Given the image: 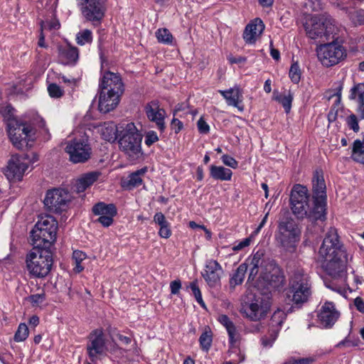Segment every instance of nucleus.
I'll use <instances>...</instances> for the list:
<instances>
[{
  "label": "nucleus",
  "instance_id": "6",
  "mask_svg": "<svg viewBox=\"0 0 364 364\" xmlns=\"http://www.w3.org/2000/svg\"><path fill=\"white\" fill-rule=\"evenodd\" d=\"M26 263L31 275L38 278L45 277L51 269L52 253L48 248L34 247L26 255Z\"/></svg>",
  "mask_w": 364,
  "mask_h": 364
},
{
  "label": "nucleus",
  "instance_id": "36",
  "mask_svg": "<svg viewBox=\"0 0 364 364\" xmlns=\"http://www.w3.org/2000/svg\"><path fill=\"white\" fill-rule=\"evenodd\" d=\"M350 100H356L358 102L364 101V83H359L350 89Z\"/></svg>",
  "mask_w": 364,
  "mask_h": 364
},
{
  "label": "nucleus",
  "instance_id": "61",
  "mask_svg": "<svg viewBox=\"0 0 364 364\" xmlns=\"http://www.w3.org/2000/svg\"><path fill=\"white\" fill-rule=\"evenodd\" d=\"M354 305L358 311L364 313V301L362 298L356 297L354 300Z\"/></svg>",
  "mask_w": 364,
  "mask_h": 364
},
{
  "label": "nucleus",
  "instance_id": "19",
  "mask_svg": "<svg viewBox=\"0 0 364 364\" xmlns=\"http://www.w3.org/2000/svg\"><path fill=\"white\" fill-rule=\"evenodd\" d=\"M340 312L331 301H326L318 311L317 317L323 328H331L340 317Z\"/></svg>",
  "mask_w": 364,
  "mask_h": 364
},
{
  "label": "nucleus",
  "instance_id": "63",
  "mask_svg": "<svg viewBox=\"0 0 364 364\" xmlns=\"http://www.w3.org/2000/svg\"><path fill=\"white\" fill-rule=\"evenodd\" d=\"M243 38L247 43H250V23H247L245 26Z\"/></svg>",
  "mask_w": 364,
  "mask_h": 364
},
{
  "label": "nucleus",
  "instance_id": "8",
  "mask_svg": "<svg viewBox=\"0 0 364 364\" xmlns=\"http://www.w3.org/2000/svg\"><path fill=\"white\" fill-rule=\"evenodd\" d=\"M277 240L287 252H294L299 241L300 230L296 222L291 218H283L279 223Z\"/></svg>",
  "mask_w": 364,
  "mask_h": 364
},
{
  "label": "nucleus",
  "instance_id": "42",
  "mask_svg": "<svg viewBox=\"0 0 364 364\" xmlns=\"http://www.w3.org/2000/svg\"><path fill=\"white\" fill-rule=\"evenodd\" d=\"M188 287L191 289L196 300L198 301V303L203 307V309H206V306L205 302L203 300L202 294L200 292V290L198 286L197 281H193L190 283Z\"/></svg>",
  "mask_w": 364,
  "mask_h": 364
},
{
  "label": "nucleus",
  "instance_id": "7",
  "mask_svg": "<svg viewBox=\"0 0 364 364\" xmlns=\"http://www.w3.org/2000/svg\"><path fill=\"white\" fill-rule=\"evenodd\" d=\"M311 294L308 274L302 269L296 270L289 279L287 296L296 305L306 302Z\"/></svg>",
  "mask_w": 364,
  "mask_h": 364
},
{
  "label": "nucleus",
  "instance_id": "37",
  "mask_svg": "<svg viewBox=\"0 0 364 364\" xmlns=\"http://www.w3.org/2000/svg\"><path fill=\"white\" fill-rule=\"evenodd\" d=\"M239 311L244 317L247 318L250 317V298L248 293L242 296Z\"/></svg>",
  "mask_w": 364,
  "mask_h": 364
},
{
  "label": "nucleus",
  "instance_id": "12",
  "mask_svg": "<svg viewBox=\"0 0 364 364\" xmlns=\"http://www.w3.org/2000/svg\"><path fill=\"white\" fill-rule=\"evenodd\" d=\"M317 55L323 65L331 67L343 60L346 51L343 46L332 40L331 43L321 45L317 48Z\"/></svg>",
  "mask_w": 364,
  "mask_h": 364
},
{
  "label": "nucleus",
  "instance_id": "58",
  "mask_svg": "<svg viewBox=\"0 0 364 364\" xmlns=\"http://www.w3.org/2000/svg\"><path fill=\"white\" fill-rule=\"evenodd\" d=\"M86 258V255L85 252L75 250L73 253V259L75 263H81Z\"/></svg>",
  "mask_w": 364,
  "mask_h": 364
},
{
  "label": "nucleus",
  "instance_id": "14",
  "mask_svg": "<svg viewBox=\"0 0 364 364\" xmlns=\"http://www.w3.org/2000/svg\"><path fill=\"white\" fill-rule=\"evenodd\" d=\"M70 199L71 197L68 191L54 188L47 191L43 203L50 211L60 213L66 209Z\"/></svg>",
  "mask_w": 364,
  "mask_h": 364
},
{
  "label": "nucleus",
  "instance_id": "39",
  "mask_svg": "<svg viewBox=\"0 0 364 364\" xmlns=\"http://www.w3.org/2000/svg\"><path fill=\"white\" fill-rule=\"evenodd\" d=\"M156 37L159 42L165 44H171L173 36L166 28L158 29L156 32Z\"/></svg>",
  "mask_w": 364,
  "mask_h": 364
},
{
  "label": "nucleus",
  "instance_id": "46",
  "mask_svg": "<svg viewBox=\"0 0 364 364\" xmlns=\"http://www.w3.org/2000/svg\"><path fill=\"white\" fill-rule=\"evenodd\" d=\"M301 73L299 64L297 63H294L291 65L289 73L291 80L295 84L299 83L301 79Z\"/></svg>",
  "mask_w": 364,
  "mask_h": 364
},
{
  "label": "nucleus",
  "instance_id": "57",
  "mask_svg": "<svg viewBox=\"0 0 364 364\" xmlns=\"http://www.w3.org/2000/svg\"><path fill=\"white\" fill-rule=\"evenodd\" d=\"M181 288V282L180 280H174L170 283V289L171 293L172 294L176 295L179 293V291Z\"/></svg>",
  "mask_w": 364,
  "mask_h": 364
},
{
  "label": "nucleus",
  "instance_id": "18",
  "mask_svg": "<svg viewBox=\"0 0 364 364\" xmlns=\"http://www.w3.org/2000/svg\"><path fill=\"white\" fill-rule=\"evenodd\" d=\"M145 113L149 121L154 123L156 128L161 132L166 129L165 118L166 112L165 109L161 107L158 100H153L144 107Z\"/></svg>",
  "mask_w": 364,
  "mask_h": 364
},
{
  "label": "nucleus",
  "instance_id": "17",
  "mask_svg": "<svg viewBox=\"0 0 364 364\" xmlns=\"http://www.w3.org/2000/svg\"><path fill=\"white\" fill-rule=\"evenodd\" d=\"M26 159L22 156L13 155L9 161L8 166L5 171V176L9 181H21L28 168Z\"/></svg>",
  "mask_w": 364,
  "mask_h": 364
},
{
  "label": "nucleus",
  "instance_id": "41",
  "mask_svg": "<svg viewBox=\"0 0 364 364\" xmlns=\"http://www.w3.org/2000/svg\"><path fill=\"white\" fill-rule=\"evenodd\" d=\"M360 340L358 338H352L350 334H348L343 340L337 343L336 347L338 348L355 347L358 346Z\"/></svg>",
  "mask_w": 364,
  "mask_h": 364
},
{
  "label": "nucleus",
  "instance_id": "50",
  "mask_svg": "<svg viewBox=\"0 0 364 364\" xmlns=\"http://www.w3.org/2000/svg\"><path fill=\"white\" fill-rule=\"evenodd\" d=\"M46 299V294L44 293L33 294L29 296L28 300L33 306H38L42 304Z\"/></svg>",
  "mask_w": 364,
  "mask_h": 364
},
{
  "label": "nucleus",
  "instance_id": "30",
  "mask_svg": "<svg viewBox=\"0 0 364 364\" xmlns=\"http://www.w3.org/2000/svg\"><path fill=\"white\" fill-rule=\"evenodd\" d=\"M210 174L212 178L216 180L230 181L232 172L230 168L212 165L210 168Z\"/></svg>",
  "mask_w": 364,
  "mask_h": 364
},
{
  "label": "nucleus",
  "instance_id": "32",
  "mask_svg": "<svg viewBox=\"0 0 364 364\" xmlns=\"http://www.w3.org/2000/svg\"><path fill=\"white\" fill-rule=\"evenodd\" d=\"M247 267L248 266L246 262L241 264L237 267L230 279V285L232 288H235V286L242 283L247 270Z\"/></svg>",
  "mask_w": 364,
  "mask_h": 364
},
{
  "label": "nucleus",
  "instance_id": "38",
  "mask_svg": "<svg viewBox=\"0 0 364 364\" xmlns=\"http://www.w3.org/2000/svg\"><path fill=\"white\" fill-rule=\"evenodd\" d=\"M92 41V33L90 30L85 29L76 35V42L80 46L91 43Z\"/></svg>",
  "mask_w": 364,
  "mask_h": 364
},
{
  "label": "nucleus",
  "instance_id": "33",
  "mask_svg": "<svg viewBox=\"0 0 364 364\" xmlns=\"http://www.w3.org/2000/svg\"><path fill=\"white\" fill-rule=\"evenodd\" d=\"M213 332L209 327H206L199 337V343L203 351L208 352L212 345Z\"/></svg>",
  "mask_w": 364,
  "mask_h": 364
},
{
  "label": "nucleus",
  "instance_id": "16",
  "mask_svg": "<svg viewBox=\"0 0 364 364\" xmlns=\"http://www.w3.org/2000/svg\"><path fill=\"white\" fill-rule=\"evenodd\" d=\"M31 132L30 127L21 123L16 119H12L8 123V134L9 138L17 149H21L27 144L26 138Z\"/></svg>",
  "mask_w": 364,
  "mask_h": 364
},
{
  "label": "nucleus",
  "instance_id": "49",
  "mask_svg": "<svg viewBox=\"0 0 364 364\" xmlns=\"http://www.w3.org/2000/svg\"><path fill=\"white\" fill-rule=\"evenodd\" d=\"M346 123L348 127L352 129L354 132H358L360 130V127L358 124V120L357 117L352 114L346 118Z\"/></svg>",
  "mask_w": 364,
  "mask_h": 364
},
{
  "label": "nucleus",
  "instance_id": "22",
  "mask_svg": "<svg viewBox=\"0 0 364 364\" xmlns=\"http://www.w3.org/2000/svg\"><path fill=\"white\" fill-rule=\"evenodd\" d=\"M101 91L106 92H117L122 94L124 84L120 76L114 73L107 71L104 73L100 83Z\"/></svg>",
  "mask_w": 364,
  "mask_h": 364
},
{
  "label": "nucleus",
  "instance_id": "4",
  "mask_svg": "<svg viewBox=\"0 0 364 364\" xmlns=\"http://www.w3.org/2000/svg\"><path fill=\"white\" fill-rule=\"evenodd\" d=\"M58 222L50 215L41 217L31 232L32 245L49 248L56 240Z\"/></svg>",
  "mask_w": 364,
  "mask_h": 364
},
{
  "label": "nucleus",
  "instance_id": "60",
  "mask_svg": "<svg viewBox=\"0 0 364 364\" xmlns=\"http://www.w3.org/2000/svg\"><path fill=\"white\" fill-rule=\"evenodd\" d=\"M172 129L178 134L183 128V123L178 119L173 118L171 122Z\"/></svg>",
  "mask_w": 364,
  "mask_h": 364
},
{
  "label": "nucleus",
  "instance_id": "26",
  "mask_svg": "<svg viewBox=\"0 0 364 364\" xmlns=\"http://www.w3.org/2000/svg\"><path fill=\"white\" fill-rule=\"evenodd\" d=\"M335 90V92L333 94H330V95L328 97V100H331L333 97H336L334 104L332 105L327 116L329 123L335 122L337 119L339 106L341 102L343 84L339 82Z\"/></svg>",
  "mask_w": 364,
  "mask_h": 364
},
{
  "label": "nucleus",
  "instance_id": "24",
  "mask_svg": "<svg viewBox=\"0 0 364 364\" xmlns=\"http://www.w3.org/2000/svg\"><path fill=\"white\" fill-rule=\"evenodd\" d=\"M58 55L63 64H75L79 58V50L77 48L70 45L58 46Z\"/></svg>",
  "mask_w": 364,
  "mask_h": 364
},
{
  "label": "nucleus",
  "instance_id": "3",
  "mask_svg": "<svg viewBox=\"0 0 364 364\" xmlns=\"http://www.w3.org/2000/svg\"><path fill=\"white\" fill-rule=\"evenodd\" d=\"M305 31L309 38L316 40L318 43L335 40L338 28L334 20L327 15L312 16L305 24Z\"/></svg>",
  "mask_w": 364,
  "mask_h": 364
},
{
  "label": "nucleus",
  "instance_id": "27",
  "mask_svg": "<svg viewBox=\"0 0 364 364\" xmlns=\"http://www.w3.org/2000/svg\"><path fill=\"white\" fill-rule=\"evenodd\" d=\"M147 171V168L144 167L129 175L126 180L122 181V186L127 190H132L142 183L141 176Z\"/></svg>",
  "mask_w": 364,
  "mask_h": 364
},
{
  "label": "nucleus",
  "instance_id": "62",
  "mask_svg": "<svg viewBox=\"0 0 364 364\" xmlns=\"http://www.w3.org/2000/svg\"><path fill=\"white\" fill-rule=\"evenodd\" d=\"M228 59L231 64H234V63L241 64V63H244L245 61H246V60H247L246 58H244L242 56L234 57L232 55H229Z\"/></svg>",
  "mask_w": 364,
  "mask_h": 364
},
{
  "label": "nucleus",
  "instance_id": "9",
  "mask_svg": "<svg viewBox=\"0 0 364 364\" xmlns=\"http://www.w3.org/2000/svg\"><path fill=\"white\" fill-rule=\"evenodd\" d=\"M65 151L69 155L70 161L74 164L87 161L92 154L89 136L82 133L68 141Z\"/></svg>",
  "mask_w": 364,
  "mask_h": 364
},
{
  "label": "nucleus",
  "instance_id": "53",
  "mask_svg": "<svg viewBox=\"0 0 364 364\" xmlns=\"http://www.w3.org/2000/svg\"><path fill=\"white\" fill-rule=\"evenodd\" d=\"M197 126L200 134H208L209 132L210 127L203 117H200L198 119Z\"/></svg>",
  "mask_w": 364,
  "mask_h": 364
},
{
  "label": "nucleus",
  "instance_id": "59",
  "mask_svg": "<svg viewBox=\"0 0 364 364\" xmlns=\"http://www.w3.org/2000/svg\"><path fill=\"white\" fill-rule=\"evenodd\" d=\"M314 359L310 358H301L299 360H290L287 362V364H311L313 363Z\"/></svg>",
  "mask_w": 364,
  "mask_h": 364
},
{
  "label": "nucleus",
  "instance_id": "45",
  "mask_svg": "<svg viewBox=\"0 0 364 364\" xmlns=\"http://www.w3.org/2000/svg\"><path fill=\"white\" fill-rule=\"evenodd\" d=\"M287 314L282 309H277L272 316L271 321L273 326L279 327L286 319Z\"/></svg>",
  "mask_w": 364,
  "mask_h": 364
},
{
  "label": "nucleus",
  "instance_id": "43",
  "mask_svg": "<svg viewBox=\"0 0 364 364\" xmlns=\"http://www.w3.org/2000/svg\"><path fill=\"white\" fill-rule=\"evenodd\" d=\"M352 152L355 161L363 162L360 159V156H361L364 154V146L360 140L356 139L355 141H354Z\"/></svg>",
  "mask_w": 364,
  "mask_h": 364
},
{
  "label": "nucleus",
  "instance_id": "5",
  "mask_svg": "<svg viewBox=\"0 0 364 364\" xmlns=\"http://www.w3.org/2000/svg\"><path fill=\"white\" fill-rule=\"evenodd\" d=\"M309 195L308 189L300 184H296L293 186L290 195V204L293 213L298 218L303 219L306 218L311 221L321 220L325 218H316V203L314 200V206L309 208Z\"/></svg>",
  "mask_w": 364,
  "mask_h": 364
},
{
  "label": "nucleus",
  "instance_id": "44",
  "mask_svg": "<svg viewBox=\"0 0 364 364\" xmlns=\"http://www.w3.org/2000/svg\"><path fill=\"white\" fill-rule=\"evenodd\" d=\"M28 336V328L25 323H20L14 335V341L21 342L25 341Z\"/></svg>",
  "mask_w": 364,
  "mask_h": 364
},
{
  "label": "nucleus",
  "instance_id": "47",
  "mask_svg": "<svg viewBox=\"0 0 364 364\" xmlns=\"http://www.w3.org/2000/svg\"><path fill=\"white\" fill-rule=\"evenodd\" d=\"M48 92L52 98H60L64 95V90L56 83H51L48 86Z\"/></svg>",
  "mask_w": 364,
  "mask_h": 364
},
{
  "label": "nucleus",
  "instance_id": "10",
  "mask_svg": "<svg viewBox=\"0 0 364 364\" xmlns=\"http://www.w3.org/2000/svg\"><path fill=\"white\" fill-rule=\"evenodd\" d=\"M142 136L137 132L134 124H128L122 136L119 140L120 149L133 160L141 155Z\"/></svg>",
  "mask_w": 364,
  "mask_h": 364
},
{
  "label": "nucleus",
  "instance_id": "29",
  "mask_svg": "<svg viewBox=\"0 0 364 364\" xmlns=\"http://www.w3.org/2000/svg\"><path fill=\"white\" fill-rule=\"evenodd\" d=\"M218 92L224 97L229 105L238 107L242 97L239 88H230L226 90H219Z\"/></svg>",
  "mask_w": 364,
  "mask_h": 364
},
{
  "label": "nucleus",
  "instance_id": "21",
  "mask_svg": "<svg viewBox=\"0 0 364 364\" xmlns=\"http://www.w3.org/2000/svg\"><path fill=\"white\" fill-rule=\"evenodd\" d=\"M92 212L95 215H100L95 222L107 228L112 224L113 217L117 214V209L113 204L106 205L104 203H98L93 206Z\"/></svg>",
  "mask_w": 364,
  "mask_h": 364
},
{
  "label": "nucleus",
  "instance_id": "13",
  "mask_svg": "<svg viewBox=\"0 0 364 364\" xmlns=\"http://www.w3.org/2000/svg\"><path fill=\"white\" fill-rule=\"evenodd\" d=\"M326 183L321 171H316L312 178L314 200L316 203V218H325L326 206Z\"/></svg>",
  "mask_w": 364,
  "mask_h": 364
},
{
  "label": "nucleus",
  "instance_id": "48",
  "mask_svg": "<svg viewBox=\"0 0 364 364\" xmlns=\"http://www.w3.org/2000/svg\"><path fill=\"white\" fill-rule=\"evenodd\" d=\"M60 24L58 20L53 18L50 21L41 22V28L42 31L45 30H58L59 29Z\"/></svg>",
  "mask_w": 364,
  "mask_h": 364
},
{
  "label": "nucleus",
  "instance_id": "25",
  "mask_svg": "<svg viewBox=\"0 0 364 364\" xmlns=\"http://www.w3.org/2000/svg\"><path fill=\"white\" fill-rule=\"evenodd\" d=\"M100 173L92 171L82 175L78 178L75 183V191L77 193L84 192L88 187L92 186L99 178Z\"/></svg>",
  "mask_w": 364,
  "mask_h": 364
},
{
  "label": "nucleus",
  "instance_id": "54",
  "mask_svg": "<svg viewBox=\"0 0 364 364\" xmlns=\"http://www.w3.org/2000/svg\"><path fill=\"white\" fill-rule=\"evenodd\" d=\"M250 244V237H247L245 239H244L242 241H240V242H237V244L235 243L233 245V247H232V249L233 251L237 252V251L242 250L244 247L249 246Z\"/></svg>",
  "mask_w": 364,
  "mask_h": 364
},
{
  "label": "nucleus",
  "instance_id": "34",
  "mask_svg": "<svg viewBox=\"0 0 364 364\" xmlns=\"http://www.w3.org/2000/svg\"><path fill=\"white\" fill-rule=\"evenodd\" d=\"M279 330L277 328L269 329L267 334L261 338V345L263 348H271L277 338Z\"/></svg>",
  "mask_w": 364,
  "mask_h": 364
},
{
  "label": "nucleus",
  "instance_id": "20",
  "mask_svg": "<svg viewBox=\"0 0 364 364\" xmlns=\"http://www.w3.org/2000/svg\"><path fill=\"white\" fill-rule=\"evenodd\" d=\"M223 273L221 265L214 259L206 262L202 276L210 287H215L220 284V278Z\"/></svg>",
  "mask_w": 364,
  "mask_h": 364
},
{
  "label": "nucleus",
  "instance_id": "52",
  "mask_svg": "<svg viewBox=\"0 0 364 364\" xmlns=\"http://www.w3.org/2000/svg\"><path fill=\"white\" fill-rule=\"evenodd\" d=\"M221 159L225 165L230 166L232 168H236L237 166V162L236 161V160L229 155L224 154L223 156H222Z\"/></svg>",
  "mask_w": 364,
  "mask_h": 364
},
{
  "label": "nucleus",
  "instance_id": "56",
  "mask_svg": "<svg viewBox=\"0 0 364 364\" xmlns=\"http://www.w3.org/2000/svg\"><path fill=\"white\" fill-rule=\"evenodd\" d=\"M159 235L163 238H168L171 235V230L169 228V223L160 226Z\"/></svg>",
  "mask_w": 364,
  "mask_h": 364
},
{
  "label": "nucleus",
  "instance_id": "51",
  "mask_svg": "<svg viewBox=\"0 0 364 364\" xmlns=\"http://www.w3.org/2000/svg\"><path fill=\"white\" fill-rule=\"evenodd\" d=\"M159 141V137L157 134L154 131H149L146 133L145 135V144L146 145L150 146L154 143Z\"/></svg>",
  "mask_w": 364,
  "mask_h": 364
},
{
  "label": "nucleus",
  "instance_id": "64",
  "mask_svg": "<svg viewBox=\"0 0 364 364\" xmlns=\"http://www.w3.org/2000/svg\"><path fill=\"white\" fill-rule=\"evenodd\" d=\"M270 55L275 60H279L280 59V53L279 50L272 46V43L270 44Z\"/></svg>",
  "mask_w": 364,
  "mask_h": 364
},
{
  "label": "nucleus",
  "instance_id": "15",
  "mask_svg": "<svg viewBox=\"0 0 364 364\" xmlns=\"http://www.w3.org/2000/svg\"><path fill=\"white\" fill-rule=\"evenodd\" d=\"M86 348L88 356L92 363H95L105 354L107 346L102 329L97 328L90 333Z\"/></svg>",
  "mask_w": 364,
  "mask_h": 364
},
{
  "label": "nucleus",
  "instance_id": "28",
  "mask_svg": "<svg viewBox=\"0 0 364 364\" xmlns=\"http://www.w3.org/2000/svg\"><path fill=\"white\" fill-rule=\"evenodd\" d=\"M218 321L226 328L230 343L231 345H234L238 338V333L233 322L225 314L219 315Z\"/></svg>",
  "mask_w": 364,
  "mask_h": 364
},
{
  "label": "nucleus",
  "instance_id": "1",
  "mask_svg": "<svg viewBox=\"0 0 364 364\" xmlns=\"http://www.w3.org/2000/svg\"><path fill=\"white\" fill-rule=\"evenodd\" d=\"M252 276L258 274L255 288L260 291L254 293L252 301V321L264 317L269 309V293L272 290L282 287L285 277L282 269L265 253V250L257 248L252 259Z\"/></svg>",
  "mask_w": 364,
  "mask_h": 364
},
{
  "label": "nucleus",
  "instance_id": "35",
  "mask_svg": "<svg viewBox=\"0 0 364 364\" xmlns=\"http://www.w3.org/2000/svg\"><path fill=\"white\" fill-rule=\"evenodd\" d=\"M264 28L265 26L260 18H256L252 21V43L260 37Z\"/></svg>",
  "mask_w": 364,
  "mask_h": 364
},
{
  "label": "nucleus",
  "instance_id": "23",
  "mask_svg": "<svg viewBox=\"0 0 364 364\" xmlns=\"http://www.w3.org/2000/svg\"><path fill=\"white\" fill-rule=\"evenodd\" d=\"M122 94L100 91L98 109L100 112L107 113L114 109L118 105Z\"/></svg>",
  "mask_w": 364,
  "mask_h": 364
},
{
  "label": "nucleus",
  "instance_id": "40",
  "mask_svg": "<svg viewBox=\"0 0 364 364\" xmlns=\"http://www.w3.org/2000/svg\"><path fill=\"white\" fill-rule=\"evenodd\" d=\"M277 100L282 105L287 113L290 112L291 107V102L293 100V95L290 92L286 95H280L277 98Z\"/></svg>",
  "mask_w": 364,
  "mask_h": 364
},
{
  "label": "nucleus",
  "instance_id": "2",
  "mask_svg": "<svg viewBox=\"0 0 364 364\" xmlns=\"http://www.w3.org/2000/svg\"><path fill=\"white\" fill-rule=\"evenodd\" d=\"M318 253L324 259V267L333 279L346 280L347 255L338 240V235L335 228H330L327 232Z\"/></svg>",
  "mask_w": 364,
  "mask_h": 364
},
{
  "label": "nucleus",
  "instance_id": "11",
  "mask_svg": "<svg viewBox=\"0 0 364 364\" xmlns=\"http://www.w3.org/2000/svg\"><path fill=\"white\" fill-rule=\"evenodd\" d=\"M107 0H76L82 17L94 26L101 23L106 11Z\"/></svg>",
  "mask_w": 364,
  "mask_h": 364
},
{
  "label": "nucleus",
  "instance_id": "31",
  "mask_svg": "<svg viewBox=\"0 0 364 364\" xmlns=\"http://www.w3.org/2000/svg\"><path fill=\"white\" fill-rule=\"evenodd\" d=\"M102 137L109 142H114L117 138V128L114 122H107L101 128Z\"/></svg>",
  "mask_w": 364,
  "mask_h": 364
},
{
  "label": "nucleus",
  "instance_id": "55",
  "mask_svg": "<svg viewBox=\"0 0 364 364\" xmlns=\"http://www.w3.org/2000/svg\"><path fill=\"white\" fill-rule=\"evenodd\" d=\"M154 221L158 224L159 226L165 225L168 224V222L166 220L164 215L161 213H156L154 216Z\"/></svg>",
  "mask_w": 364,
  "mask_h": 364
}]
</instances>
